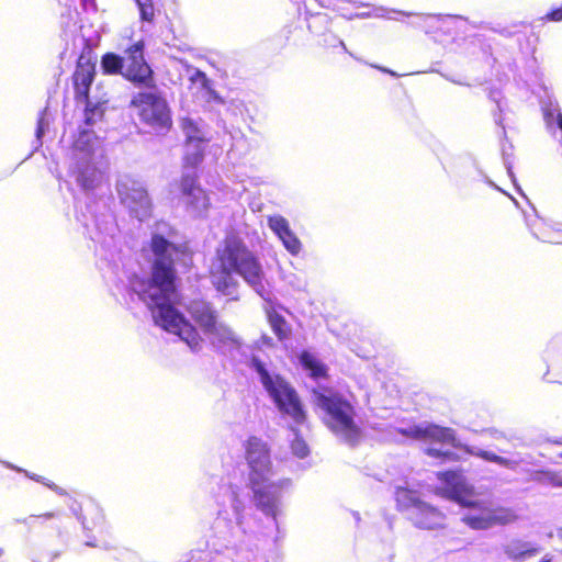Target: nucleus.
Returning <instances> with one entry per match:
<instances>
[{
	"label": "nucleus",
	"mask_w": 562,
	"mask_h": 562,
	"mask_svg": "<svg viewBox=\"0 0 562 562\" xmlns=\"http://www.w3.org/2000/svg\"><path fill=\"white\" fill-rule=\"evenodd\" d=\"M154 261L149 274L131 279V289L150 310L155 324L178 336L192 351L202 347V338L194 326L176 307L173 263L184 255L182 246H176L155 234L151 238Z\"/></svg>",
	"instance_id": "obj_1"
},
{
	"label": "nucleus",
	"mask_w": 562,
	"mask_h": 562,
	"mask_svg": "<svg viewBox=\"0 0 562 562\" xmlns=\"http://www.w3.org/2000/svg\"><path fill=\"white\" fill-rule=\"evenodd\" d=\"M239 276L262 299L266 300L263 286V269L257 256L248 249L241 238L229 234L217 246L211 263L210 278L217 292L237 299Z\"/></svg>",
	"instance_id": "obj_2"
},
{
	"label": "nucleus",
	"mask_w": 562,
	"mask_h": 562,
	"mask_svg": "<svg viewBox=\"0 0 562 562\" xmlns=\"http://www.w3.org/2000/svg\"><path fill=\"white\" fill-rule=\"evenodd\" d=\"M245 451L255 504L265 515L272 517L278 527L277 518L282 512V491L289 487L290 480L277 477L270 450L262 439L250 437L245 443Z\"/></svg>",
	"instance_id": "obj_3"
},
{
	"label": "nucleus",
	"mask_w": 562,
	"mask_h": 562,
	"mask_svg": "<svg viewBox=\"0 0 562 562\" xmlns=\"http://www.w3.org/2000/svg\"><path fill=\"white\" fill-rule=\"evenodd\" d=\"M439 480L443 483L442 494L467 507L462 521L474 530H486L495 526L507 525L517 519L514 509L496 506L490 501H473L471 498L472 487L460 472L438 473Z\"/></svg>",
	"instance_id": "obj_4"
},
{
	"label": "nucleus",
	"mask_w": 562,
	"mask_h": 562,
	"mask_svg": "<svg viewBox=\"0 0 562 562\" xmlns=\"http://www.w3.org/2000/svg\"><path fill=\"white\" fill-rule=\"evenodd\" d=\"M314 403L323 423L341 441L356 446L362 438V430L356 422V408L344 394L324 389L314 391Z\"/></svg>",
	"instance_id": "obj_5"
},
{
	"label": "nucleus",
	"mask_w": 562,
	"mask_h": 562,
	"mask_svg": "<svg viewBox=\"0 0 562 562\" xmlns=\"http://www.w3.org/2000/svg\"><path fill=\"white\" fill-rule=\"evenodd\" d=\"M104 157L101 140L93 132L82 131L68 156V175L83 190L98 188L103 179L101 161Z\"/></svg>",
	"instance_id": "obj_6"
},
{
	"label": "nucleus",
	"mask_w": 562,
	"mask_h": 562,
	"mask_svg": "<svg viewBox=\"0 0 562 562\" xmlns=\"http://www.w3.org/2000/svg\"><path fill=\"white\" fill-rule=\"evenodd\" d=\"M251 368L257 372L259 379L273 400L280 413L291 418L296 425L305 420V413L300 398L291 385L278 374H271L267 364L257 356L251 359Z\"/></svg>",
	"instance_id": "obj_7"
},
{
	"label": "nucleus",
	"mask_w": 562,
	"mask_h": 562,
	"mask_svg": "<svg viewBox=\"0 0 562 562\" xmlns=\"http://www.w3.org/2000/svg\"><path fill=\"white\" fill-rule=\"evenodd\" d=\"M398 432L415 440L435 441L443 445H450L452 447H460L471 456L479 457L485 461L493 462L505 468L514 469L517 465V462L513 460L499 457L479 447L468 445L461 446L457 442L454 432L450 428H443L434 424L423 423L419 425L401 427L398 428Z\"/></svg>",
	"instance_id": "obj_8"
},
{
	"label": "nucleus",
	"mask_w": 562,
	"mask_h": 562,
	"mask_svg": "<svg viewBox=\"0 0 562 562\" xmlns=\"http://www.w3.org/2000/svg\"><path fill=\"white\" fill-rule=\"evenodd\" d=\"M133 94L131 108L139 121L156 133H167L172 126L167 100L155 86Z\"/></svg>",
	"instance_id": "obj_9"
},
{
	"label": "nucleus",
	"mask_w": 562,
	"mask_h": 562,
	"mask_svg": "<svg viewBox=\"0 0 562 562\" xmlns=\"http://www.w3.org/2000/svg\"><path fill=\"white\" fill-rule=\"evenodd\" d=\"M116 191L121 203L130 210L133 216L144 221L150 215L151 203L139 181L124 176L119 179Z\"/></svg>",
	"instance_id": "obj_10"
},
{
	"label": "nucleus",
	"mask_w": 562,
	"mask_h": 562,
	"mask_svg": "<svg viewBox=\"0 0 562 562\" xmlns=\"http://www.w3.org/2000/svg\"><path fill=\"white\" fill-rule=\"evenodd\" d=\"M231 508L232 512L227 509L218 512L214 521V530L226 541V547L234 544L233 539L239 530H243L245 504L236 493H233Z\"/></svg>",
	"instance_id": "obj_11"
},
{
	"label": "nucleus",
	"mask_w": 562,
	"mask_h": 562,
	"mask_svg": "<svg viewBox=\"0 0 562 562\" xmlns=\"http://www.w3.org/2000/svg\"><path fill=\"white\" fill-rule=\"evenodd\" d=\"M144 44L137 42L126 49V66L124 76L138 86L154 87L153 71L144 60Z\"/></svg>",
	"instance_id": "obj_12"
},
{
	"label": "nucleus",
	"mask_w": 562,
	"mask_h": 562,
	"mask_svg": "<svg viewBox=\"0 0 562 562\" xmlns=\"http://www.w3.org/2000/svg\"><path fill=\"white\" fill-rule=\"evenodd\" d=\"M267 224L290 255L299 256L301 254L303 244L284 216L280 214L269 215L267 216Z\"/></svg>",
	"instance_id": "obj_13"
},
{
	"label": "nucleus",
	"mask_w": 562,
	"mask_h": 562,
	"mask_svg": "<svg viewBox=\"0 0 562 562\" xmlns=\"http://www.w3.org/2000/svg\"><path fill=\"white\" fill-rule=\"evenodd\" d=\"M182 196L188 210L194 215H201L209 207L206 193L195 183V177L186 173L180 183Z\"/></svg>",
	"instance_id": "obj_14"
},
{
	"label": "nucleus",
	"mask_w": 562,
	"mask_h": 562,
	"mask_svg": "<svg viewBox=\"0 0 562 562\" xmlns=\"http://www.w3.org/2000/svg\"><path fill=\"white\" fill-rule=\"evenodd\" d=\"M94 64L89 59L80 57L76 70L72 76L76 99L87 100L89 98V89L94 78Z\"/></svg>",
	"instance_id": "obj_15"
},
{
	"label": "nucleus",
	"mask_w": 562,
	"mask_h": 562,
	"mask_svg": "<svg viewBox=\"0 0 562 562\" xmlns=\"http://www.w3.org/2000/svg\"><path fill=\"white\" fill-rule=\"evenodd\" d=\"M188 312L193 321L205 334L217 321V311L213 305L204 300H194L188 305Z\"/></svg>",
	"instance_id": "obj_16"
},
{
	"label": "nucleus",
	"mask_w": 562,
	"mask_h": 562,
	"mask_svg": "<svg viewBox=\"0 0 562 562\" xmlns=\"http://www.w3.org/2000/svg\"><path fill=\"white\" fill-rule=\"evenodd\" d=\"M181 128L186 136V144L190 146L196 144H207L211 140V134L207 125L199 117L186 116L181 120Z\"/></svg>",
	"instance_id": "obj_17"
},
{
	"label": "nucleus",
	"mask_w": 562,
	"mask_h": 562,
	"mask_svg": "<svg viewBox=\"0 0 562 562\" xmlns=\"http://www.w3.org/2000/svg\"><path fill=\"white\" fill-rule=\"evenodd\" d=\"M204 335L213 346L218 348H234L240 346L238 335L220 319Z\"/></svg>",
	"instance_id": "obj_18"
},
{
	"label": "nucleus",
	"mask_w": 562,
	"mask_h": 562,
	"mask_svg": "<svg viewBox=\"0 0 562 562\" xmlns=\"http://www.w3.org/2000/svg\"><path fill=\"white\" fill-rule=\"evenodd\" d=\"M417 510L411 515V520L419 528L435 529L443 525V515L432 506L423 502Z\"/></svg>",
	"instance_id": "obj_19"
},
{
	"label": "nucleus",
	"mask_w": 562,
	"mask_h": 562,
	"mask_svg": "<svg viewBox=\"0 0 562 562\" xmlns=\"http://www.w3.org/2000/svg\"><path fill=\"white\" fill-rule=\"evenodd\" d=\"M540 552V548L532 542L522 540H513L505 547L506 555L517 562L525 561Z\"/></svg>",
	"instance_id": "obj_20"
},
{
	"label": "nucleus",
	"mask_w": 562,
	"mask_h": 562,
	"mask_svg": "<svg viewBox=\"0 0 562 562\" xmlns=\"http://www.w3.org/2000/svg\"><path fill=\"white\" fill-rule=\"evenodd\" d=\"M395 498L397 506L401 509L406 510L409 517L415 513V510H417V507H419L418 505L423 503L417 492L401 486L396 488Z\"/></svg>",
	"instance_id": "obj_21"
},
{
	"label": "nucleus",
	"mask_w": 562,
	"mask_h": 562,
	"mask_svg": "<svg viewBox=\"0 0 562 562\" xmlns=\"http://www.w3.org/2000/svg\"><path fill=\"white\" fill-rule=\"evenodd\" d=\"M80 101L86 104L85 122L87 125H93L95 122L101 120L104 113L103 104L105 101H97L93 103L90 98Z\"/></svg>",
	"instance_id": "obj_22"
},
{
	"label": "nucleus",
	"mask_w": 562,
	"mask_h": 562,
	"mask_svg": "<svg viewBox=\"0 0 562 562\" xmlns=\"http://www.w3.org/2000/svg\"><path fill=\"white\" fill-rule=\"evenodd\" d=\"M205 144H196L190 146L186 144L184 149V166L195 168L203 160Z\"/></svg>",
	"instance_id": "obj_23"
},
{
	"label": "nucleus",
	"mask_w": 562,
	"mask_h": 562,
	"mask_svg": "<svg viewBox=\"0 0 562 562\" xmlns=\"http://www.w3.org/2000/svg\"><path fill=\"white\" fill-rule=\"evenodd\" d=\"M267 315L270 326L278 338L280 340L286 338L290 333V328L285 319L273 311H267Z\"/></svg>",
	"instance_id": "obj_24"
},
{
	"label": "nucleus",
	"mask_w": 562,
	"mask_h": 562,
	"mask_svg": "<svg viewBox=\"0 0 562 562\" xmlns=\"http://www.w3.org/2000/svg\"><path fill=\"white\" fill-rule=\"evenodd\" d=\"M101 67L105 74H119L124 67V60L116 54L108 53L102 57Z\"/></svg>",
	"instance_id": "obj_25"
},
{
	"label": "nucleus",
	"mask_w": 562,
	"mask_h": 562,
	"mask_svg": "<svg viewBox=\"0 0 562 562\" xmlns=\"http://www.w3.org/2000/svg\"><path fill=\"white\" fill-rule=\"evenodd\" d=\"M300 362L314 378L323 376L325 374V367L310 352H303L300 357Z\"/></svg>",
	"instance_id": "obj_26"
},
{
	"label": "nucleus",
	"mask_w": 562,
	"mask_h": 562,
	"mask_svg": "<svg viewBox=\"0 0 562 562\" xmlns=\"http://www.w3.org/2000/svg\"><path fill=\"white\" fill-rule=\"evenodd\" d=\"M190 80L193 83L199 85L201 88L205 89L210 93L211 98L218 102H223L222 98L218 97L217 93L212 90V82L203 71L199 69H193L190 74Z\"/></svg>",
	"instance_id": "obj_27"
},
{
	"label": "nucleus",
	"mask_w": 562,
	"mask_h": 562,
	"mask_svg": "<svg viewBox=\"0 0 562 562\" xmlns=\"http://www.w3.org/2000/svg\"><path fill=\"white\" fill-rule=\"evenodd\" d=\"M291 430L293 435V439L291 440L292 453L300 459L307 457L310 453V448L307 443L303 438L299 436L296 429L291 428Z\"/></svg>",
	"instance_id": "obj_28"
},
{
	"label": "nucleus",
	"mask_w": 562,
	"mask_h": 562,
	"mask_svg": "<svg viewBox=\"0 0 562 562\" xmlns=\"http://www.w3.org/2000/svg\"><path fill=\"white\" fill-rule=\"evenodd\" d=\"M7 467H8V468H10V469L16 470V471H19V472H23V473H25V475H26L27 477H30L31 480H34V481H36V482H40V483H42V484L46 485L48 488L53 490L54 492H56V493H57V494H59V495H65V494H66V492H65L61 487H59V486H57L56 484H54V483H52V482H49V481L45 480L44 477H42V476H40V475L32 474V473H30V472H27V471H25V470H22V469H20V468H16V467L12 465V464H7Z\"/></svg>",
	"instance_id": "obj_29"
},
{
	"label": "nucleus",
	"mask_w": 562,
	"mask_h": 562,
	"mask_svg": "<svg viewBox=\"0 0 562 562\" xmlns=\"http://www.w3.org/2000/svg\"><path fill=\"white\" fill-rule=\"evenodd\" d=\"M142 21L150 22L154 19L155 10L151 0H135Z\"/></svg>",
	"instance_id": "obj_30"
},
{
	"label": "nucleus",
	"mask_w": 562,
	"mask_h": 562,
	"mask_svg": "<svg viewBox=\"0 0 562 562\" xmlns=\"http://www.w3.org/2000/svg\"><path fill=\"white\" fill-rule=\"evenodd\" d=\"M45 112L44 111L40 119H38V122H37V128H36V138L40 140L41 137L44 135L45 133V128L48 126V122L46 121L45 119Z\"/></svg>",
	"instance_id": "obj_31"
},
{
	"label": "nucleus",
	"mask_w": 562,
	"mask_h": 562,
	"mask_svg": "<svg viewBox=\"0 0 562 562\" xmlns=\"http://www.w3.org/2000/svg\"><path fill=\"white\" fill-rule=\"evenodd\" d=\"M427 453L431 457H443V458H448V459H451L453 457V453L451 452H448V451H442L440 449H436V448H429L427 449Z\"/></svg>",
	"instance_id": "obj_32"
},
{
	"label": "nucleus",
	"mask_w": 562,
	"mask_h": 562,
	"mask_svg": "<svg viewBox=\"0 0 562 562\" xmlns=\"http://www.w3.org/2000/svg\"><path fill=\"white\" fill-rule=\"evenodd\" d=\"M542 20H550L554 22L562 21V7L548 13Z\"/></svg>",
	"instance_id": "obj_33"
},
{
	"label": "nucleus",
	"mask_w": 562,
	"mask_h": 562,
	"mask_svg": "<svg viewBox=\"0 0 562 562\" xmlns=\"http://www.w3.org/2000/svg\"><path fill=\"white\" fill-rule=\"evenodd\" d=\"M369 65L371 67H373V68H376V69L381 70L382 72L389 74V75L394 76V77L397 76L396 72H394L393 70H391L389 68H385V67H382V66H378V65H373V64H369Z\"/></svg>",
	"instance_id": "obj_34"
},
{
	"label": "nucleus",
	"mask_w": 562,
	"mask_h": 562,
	"mask_svg": "<svg viewBox=\"0 0 562 562\" xmlns=\"http://www.w3.org/2000/svg\"><path fill=\"white\" fill-rule=\"evenodd\" d=\"M550 482L554 485V486H562V479L557 475V474H553L551 475L550 477Z\"/></svg>",
	"instance_id": "obj_35"
},
{
	"label": "nucleus",
	"mask_w": 562,
	"mask_h": 562,
	"mask_svg": "<svg viewBox=\"0 0 562 562\" xmlns=\"http://www.w3.org/2000/svg\"><path fill=\"white\" fill-rule=\"evenodd\" d=\"M339 45L342 47V49H344L345 52H348V50H347V47H346V45H345V43H344L342 41H340V42H339Z\"/></svg>",
	"instance_id": "obj_36"
},
{
	"label": "nucleus",
	"mask_w": 562,
	"mask_h": 562,
	"mask_svg": "<svg viewBox=\"0 0 562 562\" xmlns=\"http://www.w3.org/2000/svg\"><path fill=\"white\" fill-rule=\"evenodd\" d=\"M533 235L536 236V238L540 239V240H546L544 238L540 237L537 233H533Z\"/></svg>",
	"instance_id": "obj_37"
},
{
	"label": "nucleus",
	"mask_w": 562,
	"mask_h": 562,
	"mask_svg": "<svg viewBox=\"0 0 562 562\" xmlns=\"http://www.w3.org/2000/svg\"><path fill=\"white\" fill-rule=\"evenodd\" d=\"M553 442H554V443H557V445H562V439H560V440H554Z\"/></svg>",
	"instance_id": "obj_38"
},
{
	"label": "nucleus",
	"mask_w": 562,
	"mask_h": 562,
	"mask_svg": "<svg viewBox=\"0 0 562 562\" xmlns=\"http://www.w3.org/2000/svg\"><path fill=\"white\" fill-rule=\"evenodd\" d=\"M356 60H359V61H362L359 57H356L353 56L352 54H350Z\"/></svg>",
	"instance_id": "obj_39"
},
{
	"label": "nucleus",
	"mask_w": 562,
	"mask_h": 562,
	"mask_svg": "<svg viewBox=\"0 0 562 562\" xmlns=\"http://www.w3.org/2000/svg\"><path fill=\"white\" fill-rule=\"evenodd\" d=\"M508 173H509V176H510L512 178H514V176H513V171H512L509 168H508Z\"/></svg>",
	"instance_id": "obj_40"
},
{
	"label": "nucleus",
	"mask_w": 562,
	"mask_h": 562,
	"mask_svg": "<svg viewBox=\"0 0 562 562\" xmlns=\"http://www.w3.org/2000/svg\"><path fill=\"white\" fill-rule=\"evenodd\" d=\"M541 562H551V560H550V559H546V558H544V559H542V561H541Z\"/></svg>",
	"instance_id": "obj_41"
},
{
	"label": "nucleus",
	"mask_w": 562,
	"mask_h": 562,
	"mask_svg": "<svg viewBox=\"0 0 562 562\" xmlns=\"http://www.w3.org/2000/svg\"><path fill=\"white\" fill-rule=\"evenodd\" d=\"M560 457L562 458V453L560 454Z\"/></svg>",
	"instance_id": "obj_42"
}]
</instances>
